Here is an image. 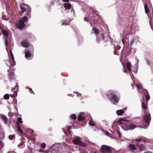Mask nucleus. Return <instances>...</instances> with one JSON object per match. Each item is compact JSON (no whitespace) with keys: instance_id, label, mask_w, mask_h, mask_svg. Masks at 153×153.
Returning a JSON list of instances; mask_svg holds the SVG:
<instances>
[{"instance_id":"1","label":"nucleus","mask_w":153,"mask_h":153,"mask_svg":"<svg viewBox=\"0 0 153 153\" xmlns=\"http://www.w3.org/2000/svg\"><path fill=\"white\" fill-rule=\"evenodd\" d=\"M120 122V124L122 128L126 131L129 130H132L137 127V126L130 123L127 120H125L124 118H120L118 122Z\"/></svg>"},{"instance_id":"2","label":"nucleus","mask_w":153,"mask_h":153,"mask_svg":"<svg viewBox=\"0 0 153 153\" xmlns=\"http://www.w3.org/2000/svg\"><path fill=\"white\" fill-rule=\"evenodd\" d=\"M126 66L128 71L131 74H130L131 76H134V74L137 73L138 70L137 66L136 65L132 68L131 64L129 62H127L126 63Z\"/></svg>"},{"instance_id":"3","label":"nucleus","mask_w":153,"mask_h":153,"mask_svg":"<svg viewBox=\"0 0 153 153\" xmlns=\"http://www.w3.org/2000/svg\"><path fill=\"white\" fill-rule=\"evenodd\" d=\"M27 21V18L26 16L20 19L19 20V23L16 24V27L20 29H22L25 26V22Z\"/></svg>"},{"instance_id":"4","label":"nucleus","mask_w":153,"mask_h":153,"mask_svg":"<svg viewBox=\"0 0 153 153\" xmlns=\"http://www.w3.org/2000/svg\"><path fill=\"white\" fill-rule=\"evenodd\" d=\"M72 142L74 144L80 146H86V143L82 141L80 138L78 137H76L72 140Z\"/></svg>"},{"instance_id":"5","label":"nucleus","mask_w":153,"mask_h":153,"mask_svg":"<svg viewBox=\"0 0 153 153\" xmlns=\"http://www.w3.org/2000/svg\"><path fill=\"white\" fill-rule=\"evenodd\" d=\"M100 151L102 153H105L107 152L111 153L112 152L111 147L105 145H102V146Z\"/></svg>"},{"instance_id":"6","label":"nucleus","mask_w":153,"mask_h":153,"mask_svg":"<svg viewBox=\"0 0 153 153\" xmlns=\"http://www.w3.org/2000/svg\"><path fill=\"white\" fill-rule=\"evenodd\" d=\"M143 119L145 122L146 123L147 126L149 125L151 120V115L150 113L148 114L147 112H146L145 114L143 117Z\"/></svg>"},{"instance_id":"7","label":"nucleus","mask_w":153,"mask_h":153,"mask_svg":"<svg viewBox=\"0 0 153 153\" xmlns=\"http://www.w3.org/2000/svg\"><path fill=\"white\" fill-rule=\"evenodd\" d=\"M110 98L112 100L117 103L119 100V99L117 97L114 93H111L110 94Z\"/></svg>"},{"instance_id":"8","label":"nucleus","mask_w":153,"mask_h":153,"mask_svg":"<svg viewBox=\"0 0 153 153\" xmlns=\"http://www.w3.org/2000/svg\"><path fill=\"white\" fill-rule=\"evenodd\" d=\"M85 119V113L83 112H81L79 113L78 115L77 119L79 121L84 120Z\"/></svg>"},{"instance_id":"9","label":"nucleus","mask_w":153,"mask_h":153,"mask_svg":"<svg viewBox=\"0 0 153 153\" xmlns=\"http://www.w3.org/2000/svg\"><path fill=\"white\" fill-rule=\"evenodd\" d=\"M136 146L138 148L140 151H142L146 149L145 146L143 144H136Z\"/></svg>"},{"instance_id":"10","label":"nucleus","mask_w":153,"mask_h":153,"mask_svg":"<svg viewBox=\"0 0 153 153\" xmlns=\"http://www.w3.org/2000/svg\"><path fill=\"white\" fill-rule=\"evenodd\" d=\"M21 45L23 47L27 48L29 46V42L27 40H24L21 42Z\"/></svg>"},{"instance_id":"11","label":"nucleus","mask_w":153,"mask_h":153,"mask_svg":"<svg viewBox=\"0 0 153 153\" xmlns=\"http://www.w3.org/2000/svg\"><path fill=\"white\" fill-rule=\"evenodd\" d=\"M0 118L4 123L5 124H7V123L8 118L4 114H2L0 116Z\"/></svg>"},{"instance_id":"12","label":"nucleus","mask_w":153,"mask_h":153,"mask_svg":"<svg viewBox=\"0 0 153 153\" xmlns=\"http://www.w3.org/2000/svg\"><path fill=\"white\" fill-rule=\"evenodd\" d=\"M128 147L130 150L131 152H134V151L137 149V148L135 146L132 144H130L129 145Z\"/></svg>"},{"instance_id":"13","label":"nucleus","mask_w":153,"mask_h":153,"mask_svg":"<svg viewBox=\"0 0 153 153\" xmlns=\"http://www.w3.org/2000/svg\"><path fill=\"white\" fill-rule=\"evenodd\" d=\"M142 107L143 109H144V112L145 113L147 112L146 110L147 109V103H144V102H142Z\"/></svg>"},{"instance_id":"14","label":"nucleus","mask_w":153,"mask_h":153,"mask_svg":"<svg viewBox=\"0 0 153 153\" xmlns=\"http://www.w3.org/2000/svg\"><path fill=\"white\" fill-rule=\"evenodd\" d=\"M136 87L137 88L138 92L139 93L141 92L142 90L143 89L142 86L140 84H137L136 85Z\"/></svg>"},{"instance_id":"15","label":"nucleus","mask_w":153,"mask_h":153,"mask_svg":"<svg viewBox=\"0 0 153 153\" xmlns=\"http://www.w3.org/2000/svg\"><path fill=\"white\" fill-rule=\"evenodd\" d=\"M64 6L65 8L66 9H70L71 7V5L69 3H65L64 4Z\"/></svg>"},{"instance_id":"16","label":"nucleus","mask_w":153,"mask_h":153,"mask_svg":"<svg viewBox=\"0 0 153 153\" xmlns=\"http://www.w3.org/2000/svg\"><path fill=\"white\" fill-rule=\"evenodd\" d=\"M125 109V108L123 110H119L117 111L116 113L118 115H121L124 113V110Z\"/></svg>"},{"instance_id":"17","label":"nucleus","mask_w":153,"mask_h":153,"mask_svg":"<svg viewBox=\"0 0 153 153\" xmlns=\"http://www.w3.org/2000/svg\"><path fill=\"white\" fill-rule=\"evenodd\" d=\"M19 89V86L18 85V83H16V85L13 88V90L14 91V94H17V91Z\"/></svg>"},{"instance_id":"18","label":"nucleus","mask_w":153,"mask_h":153,"mask_svg":"<svg viewBox=\"0 0 153 153\" xmlns=\"http://www.w3.org/2000/svg\"><path fill=\"white\" fill-rule=\"evenodd\" d=\"M25 57L26 58L30 57L31 56V53L30 51H27L25 53Z\"/></svg>"},{"instance_id":"19","label":"nucleus","mask_w":153,"mask_h":153,"mask_svg":"<svg viewBox=\"0 0 153 153\" xmlns=\"http://www.w3.org/2000/svg\"><path fill=\"white\" fill-rule=\"evenodd\" d=\"M89 124L92 126H94L95 125V124L92 119L90 120L89 123Z\"/></svg>"},{"instance_id":"20","label":"nucleus","mask_w":153,"mask_h":153,"mask_svg":"<svg viewBox=\"0 0 153 153\" xmlns=\"http://www.w3.org/2000/svg\"><path fill=\"white\" fill-rule=\"evenodd\" d=\"M17 123L18 125H19L18 123H22V119L21 117H19L17 118Z\"/></svg>"},{"instance_id":"21","label":"nucleus","mask_w":153,"mask_h":153,"mask_svg":"<svg viewBox=\"0 0 153 153\" xmlns=\"http://www.w3.org/2000/svg\"><path fill=\"white\" fill-rule=\"evenodd\" d=\"M92 31H94L93 33L96 34V36H97L99 32L98 30L95 28H93Z\"/></svg>"},{"instance_id":"22","label":"nucleus","mask_w":153,"mask_h":153,"mask_svg":"<svg viewBox=\"0 0 153 153\" xmlns=\"http://www.w3.org/2000/svg\"><path fill=\"white\" fill-rule=\"evenodd\" d=\"M2 33L3 35L7 37L8 36L9 34L8 32L6 30H4L2 31Z\"/></svg>"},{"instance_id":"23","label":"nucleus","mask_w":153,"mask_h":153,"mask_svg":"<svg viewBox=\"0 0 153 153\" xmlns=\"http://www.w3.org/2000/svg\"><path fill=\"white\" fill-rule=\"evenodd\" d=\"M17 128H18V131L21 134H22L23 135V132L22 131V130L21 129V128L19 126V125H18V126H17Z\"/></svg>"},{"instance_id":"24","label":"nucleus","mask_w":153,"mask_h":153,"mask_svg":"<svg viewBox=\"0 0 153 153\" xmlns=\"http://www.w3.org/2000/svg\"><path fill=\"white\" fill-rule=\"evenodd\" d=\"M20 7L22 13H23L26 11V8L25 7H23L22 5H20Z\"/></svg>"},{"instance_id":"25","label":"nucleus","mask_w":153,"mask_h":153,"mask_svg":"<svg viewBox=\"0 0 153 153\" xmlns=\"http://www.w3.org/2000/svg\"><path fill=\"white\" fill-rule=\"evenodd\" d=\"M11 56L12 58V59L13 60V64L11 65V66H13L15 65V62H14V58L13 54L12 53V52L11 51Z\"/></svg>"},{"instance_id":"26","label":"nucleus","mask_w":153,"mask_h":153,"mask_svg":"<svg viewBox=\"0 0 153 153\" xmlns=\"http://www.w3.org/2000/svg\"><path fill=\"white\" fill-rule=\"evenodd\" d=\"M71 118L74 120H75L76 119V115L74 114H72L71 116Z\"/></svg>"},{"instance_id":"27","label":"nucleus","mask_w":153,"mask_h":153,"mask_svg":"<svg viewBox=\"0 0 153 153\" xmlns=\"http://www.w3.org/2000/svg\"><path fill=\"white\" fill-rule=\"evenodd\" d=\"M145 98L146 101L147 102L148 101L150 98V97L149 95V94H146L145 96Z\"/></svg>"},{"instance_id":"28","label":"nucleus","mask_w":153,"mask_h":153,"mask_svg":"<svg viewBox=\"0 0 153 153\" xmlns=\"http://www.w3.org/2000/svg\"><path fill=\"white\" fill-rule=\"evenodd\" d=\"M9 98V95L8 94H5L4 96V98L5 100H8Z\"/></svg>"},{"instance_id":"29","label":"nucleus","mask_w":153,"mask_h":153,"mask_svg":"<svg viewBox=\"0 0 153 153\" xmlns=\"http://www.w3.org/2000/svg\"><path fill=\"white\" fill-rule=\"evenodd\" d=\"M135 141L136 142H139L141 140H143V142L145 143V140H143L141 138H138L137 139H136Z\"/></svg>"},{"instance_id":"30","label":"nucleus","mask_w":153,"mask_h":153,"mask_svg":"<svg viewBox=\"0 0 153 153\" xmlns=\"http://www.w3.org/2000/svg\"><path fill=\"white\" fill-rule=\"evenodd\" d=\"M144 8L146 13H147L149 11V10L148 8L147 5L146 4L144 5Z\"/></svg>"},{"instance_id":"31","label":"nucleus","mask_w":153,"mask_h":153,"mask_svg":"<svg viewBox=\"0 0 153 153\" xmlns=\"http://www.w3.org/2000/svg\"><path fill=\"white\" fill-rule=\"evenodd\" d=\"M15 134L10 135L9 136V138L10 140H12L13 138H15Z\"/></svg>"},{"instance_id":"32","label":"nucleus","mask_w":153,"mask_h":153,"mask_svg":"<svg viewBox=\"0 0 153 153\" xmlns=\"http://www.w3.org/2000/svg\"><path fill=\"white\" fill-rule=\"evenodd\" d=\"M142 91H143V92L144 94H146H146H149V92H148V91H147V90H146V89H144L143 88V89Z\"/></svg>"},{"instance_id":"33","label":"nucleus","mask_w":153,"mask_h":153,"mask_svg":"<svg viewBox=\"0 0 153 153\" xmlns=\"http://www.w3.org/2000/svg\"><path fill=\"white\" fill-rule=\"evenodd\" d=\"M41 146L42 148H44L46 147V144L44 143H42L41 144Z\"/></svg>"},{"instance_id":"34","label":"nucleus","mask_w":153,"mask_h":153,"mask_svg":"<svg viewBox=\"0 0 153 153\" xmlns=\"http://www.w3.org/2000/svg\"><path fill=\"white\" fill-rule=\"evenodd\" d=\"M30 10H29L28 12L27 13L26 15L28 17H30Z\"/></svg>"},{"instance_id":"35","label":"nucleus","mask_w":153,"mask_h":153,"mask_svg":"<svg viewBox=\"0 0 153 153\" xmlns=\"http://www.w3.org/2000/svg\"><path fill=\"white\" fill-rule=\"evenodd\" d=\"M29 91L31 93H32V94H34V92L33 91V90H32V89L31 88H29Z\"/></svg>"},{"instance_id":"36","label":"nucleus","mask_w":153,"mask_h":153,"mask_svg":"<svg viewBox=\"0 0 153 153\" xmlns=\"http://www.w3.org/2000/svg\"><path fill=\"white\" fill-rule=\"evenodd\" d=\"M5 45L6 46L8 45V42L7 39H5Z\"/></svg>"},{"instance_id":"37","label":"nucleus","mask_w":153,"mask_h":153,"mask_svg":"<svg viewBox=\"0 0 153 153\" xmlns=\"http://www.w3.org/2000/svg\"><path fill=\"white\" fill-rule=\"evenodd\" d=\"M71 128V126H68V128H67V129L68 130V131L70 133V129Z\"/></svg>"},{"instance_id":"38","label":"nucleus","mask_w":153,"mask_h":153,"mask_svg":"<svg viewBox=\"0 0 153 153\" xmlns=\"http://www.w3.org/2000/svg\"><path fill=\"white\" fill-rule=\"evenodd\" d=\"M44 151V150L42 149H39V152H43Z\"/></svg>"},{"instance_id":"39","label":"nucleus","mask_w":153,"mask_h":153,"mask_svg":"<svg viewBox=\"0 0 153 153\" xmlns=\"http://www.w3.org/2000/svg\"><path fill=\"white\" fill-rule=\"evenodd\" d=\"M134 42V40L133 39L131 40L130 41V45H132Z\"/></svg>"},{"instance_id":"40","label":"nucleus","mask_w":153,"mask_h":153,"mask_svg":"<svg viewBox=\"0 0 153 153\" xmlns=\"http://www.w3.org/2000/svg\"><path fill=\"white\" fill-rule=\"evenodd\" d=\"M101 36H102V38H101V39H102L103 40L104 39V36L103 33L102 34Z\"/></svg>"},{"instance_id":"41","label":"nucleus","mask_w":153,"mask_h":153,"mask_svg":"<svg viewBox=\"0 0 153 153\" xmlns=\"http://www.w3.org/2000/svg\"><path fill=\"white\" fill-rule=\"evenodd\" d=\"M118 132V135H119V137L120 138H121V134L119 132Z\"/></svg>"},{"instance_id":"42","label":"nucleus","mask_w":153,"mask_h":153,"mask_svg":"<svg viewBox=\"0 0 153 153\" xmlns=\"http://www.w3.org/2000/svg\"><path fill=\"white\" fill-rule=\"evenodd\" d=\"M144 153H152V152L150 151H147L146 152H145Z\"/></svg>"},{"instance_id":"43","label":"nucleus","mask_w":153,"mask_h":153,"mask_svg":"<svg viewBox=\"0 0 153 153\" xmlns=\"http://www.w3.org/2000/svg\"><path fill=\"white\" fill-rule=\"evenodd\" d=\"M63 1L66 2H68L69 1V0H62Z\"/></svg>"},{"instance_id":"44","label":"nucleus","mask_w":153,"mask_h":153,"mask_svg":"<svg viewBox=\"0 0 153 153\" xmlns=\"http://www.w3.org/2000/svg\"><path fill=\"white\" fill-rule=\"evenodd\" d=\"M132 31H129V32H128V34H131V33H132Z\"/></svg>"},{"instance_id":"45","label":"nucleus","mask_w":153,"mask_h":153,"mask_svg":"<svg viewBox=\"0 0 153 153\" xmlns=\"http://www.w3.org/2000/svg\"><path fill=\"white\" fill-rule=\"evenodd\" d=\"M76 94L77 96H79V93H78V92H76Z\"/></svg>"},{"instance_id":"46","label":"nucleus","mask_w":153,"mask_h":153,"mask_svg":"<svg viewBox=\"0 0 153 153\" xmlns=\"http://www.w3.org/2000/svg\"><path fill=\"white\" fill-rule=\"evenodd\" d=\"M1 104H2V103L1 101H0V105Z\"/></svg>"},{"instance_id":"47","label":"nucleus","mask_w":153,"mask_h":153,"mask_svg":"<svg viewBox=\"0 0 153 153\" xmlns=\"http://www.w3.org/2000/svg\"><path fill=\"white\" fill-rule=\"evenodd\" d=\"M122 42L123 43V44H124V40L123 39H122Z\"/></svg>"},{"instance_id":"48","label":"nucleus","mask_w":153,"mask_h":153,"mask_svg":"<svg viewBox=\"0 0 153 153\" xmlns=\"http://www.w3.org/2000/svg\"><path fill=\"white\" fill-rule=\"evenodd\" d=\"M6 64H7V65L8 66H9V67H10V65H9H9H8L7 64V63H6Z\"/></svg>"},{"instance_id":"49","label":"nucleus","mask_w":153,"mask_h":153,"mask_svg":"<svg viewBox=\"0 0 153 153\" xmlns=\"http://www.w3.org/2000/svg\"><path fill=\"white\" fill-rule=\"evenodd\" d=\"M90 24H91V26H92V24L91 22H90Z\"/></svg>"},{"instance_id":"50","label":"nucleus","mask_w":153,"mask_h":153,"mask_svg":"<svg viewBox=\"0 0 153 153\" xmlns=\"http://www.w3.org/2000/svg\"><path fill=\"white\" fill-rule=\"evenodd\" d=\"M13 79V77H12V78H11V79H10V81H11V79Z\"/></svg>"},{"instance_id":"51","label":"nucleus","mask_w":153,"mask_h":153,"mask_svg":"<svg viewBox=\"0 0 153 153\" xmlns=\"http://www.w3.org/2000/svg\"><path fill=\"white\" fill-rule=\"evenodd\" d=\"M124 72H126V70H124Z\"/></svg>"},{"instance_id":"52","label":"nucleus","mask_w":153,"mask_h":153,"mask_svg":"<svg viewBox=\"0 0 153 153\" xmlns=\"http://www.w3.org/2000/svg\"><path fill=\"white\" fill-rule=\"evenodd\" d=\"M87 19V18H86L85 19V21H86V19Z\"/></svg>"},{"instance_id":"53","label":"nucleus","mask_w":153,"mask_h":153,"mask_svg":"<svg viewBox=\"0 0 153 153\" xmlns=\"http://www.w3.org/2000/svg\"><path fill=\"white\" fill-rule=\"evenodd\" d=\"M7 62H9V63H10V61L9 60L7 61Z\"/></svg>"},{"instance_id":"54","label":"nucleus","mask_w":153,"mask_h":153,"mask_svg":"<svg viewBox=\"0 0 153 153\" xmlns=\"http://www.w3.org/2000/svg\"><path fill=\"white\" fill-rule=\"evenodd\" d=\"M20 146V144H19V145H18V146Z\"/></svg>"},{"instance_id":"55","label":"nucleus","mask_w":153,"mask_h":153,"mask_svg":"<svg viewBox=\"0 0 153 153\" xmlns=\"http://www.w3.org/2000/svg\"><path fill=\"white\" fill-rule=\"evenodd\" d=\"M20 16H22V14L21 13H20Z\"/></svg>"},{"instance_id":"56","label":"nucleus","mask_w":153,"mask_h":153,"mask_svg":"<svg viewBox=\"0 0 153 153\" xmlns=\"http://www.w3.org/2000/svg\"><path fill=\"white\" fill-rule=\"evenodd\" d=\"M138 152L137 151L135 152V153H137Z\"/></svg>"},{"instance_id":"57","label":"nucleus","mask_w":153,"mask_h":153,"mask_svg":"<svg viewBox=\"0 0 153 153\" xmlns=\"http://www.w3.org/2000/svg\"><path fill=\"white\" fill-rule=\"evenodd\" d=\"M12 76H14V75H12Z\"/></svg>"}]
</instances>
